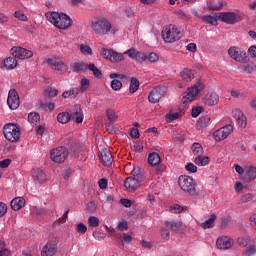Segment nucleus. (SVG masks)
Wrapping results in <instances>:
<instances>
[{
    "instance_id": "obj_18",
    "label": "nucleus",
    "mask_w": 256,
    "mask_h": 256,
    "mask_svg": "<svg viewBox=\"0 0 256 256\" xmlns=\"http://www.w3.org/2000/svg\"><path fill=\"white\" fill-rule=\"evenodd\" d=\"M47 64L52 67V69H55L56 71H67V66L63 60L54 57V58H49L47 60Z\"/></svg>"
},
{
    "instance_id": "obj_10",
    "label": "nucleus",
    "mask_w": 256,
    "mask_h": 256,
    "mask_svg": "<svg viewBox=\"0 0 256 256\" xmlns=\"http://www.w3.org/2000/svg\"><path fill=\"white\" fill-rule=\"evenodd\" d=\"M233 133V125L228 124L218 130H216L213 134L215 141H223L227 139L228 135Z\"/></svg>"
},
{
    "instance_id": "obj_54",
    "label": "nucleus",
    "mask_w": 256,
    "mask_h": 256,
    "mask_svg": "<svg viewBox=\"0 0 256 256\" xmlns=\"http://www.w3.org/2000/svg\"><path fill=\"white\" fill-rule=\"evenodd\" d=\"M256 248L253 245H249L244 253H242V256H252L255 255Z\"/></svg>"
},
{
    "instance_id": "obj_45",
    "label": "nucleus",
    "mask_w": 256,
    "mask_h": 256,
    "mask_svg": "<svg viewBox=\"0 0 256 256\" xmlns=\"http://www.w3.org/2000/svg\"><path fill=\"white\" fill-rule=\"evenodd\" d=\"M139 89V80L137 78H132L130 82V93H136Z\"/></svg>"
},
{
    "instance_id": "obj_64",
    "label": "nucleus",
    "mask_w": 256,
    "mask_h": 256,
    "mask_svg": "<svg viewBox=\"0 0 256 256\" xmlns=\"http://www.w3.org/2000/svg\"><path fill=\"white\" fill-rule=\"evenodd\" d=\"M201 111H203V107L201 106L192 108V117H199V115H201Z\"/></svg>"
},
{
    "instance_id": "obj_15",
    "label": "nucleus",
    "mask_w": 256,
    "mask_h": 256,
    "mask_svg": "<svg viewBox=\"0 0 256 256\" xmlns=\"http://www.w3.org/2000/svg\"><path fill=\"white\" fill-rule=\"evenodd\" d=\"M124 55H128L130 59H133L134 61H137L138 63H143V61H147V54L137 51L133 48L127 50L124 52Z\"/></svg>"
},
{
    "instance_id": "obj_34",
    "label": "nucleus",
    "mask_w": 256,
    "mask_h": 256,
    "mask_svg": "<svg viewBox=\"0 0 256 256\" xmlns=\"http://www.w3.org/2000/svg\"><path fill=\"white\" fill-rule=\"evenodd\" d=\"M183 81L189 82L195 79V71L185 68L181 73Z\"/></svg>"
},
{
    "instance_id": "obj_8",
    "label": "nucleus",
    "mask_w": 256,
    "mask_h": 256,
    "mask_svg": "<svg viewBox=\"0 0 256 256\" xmlns=\"http://www.w3.org/2000/svg\"><path fill=\"white\" fill-rule=\"evenodd\" d=\"M68 155L69 151H67V148L60 146L51 151L50 157L54 163H65Z\"/></svg>"
},
{
    "instance_id": "obj_11",
    "label": "nucleus",
    "mask_w": 256,
    "mask_h": 256,
    "mask_svg": "<svg viewBox=\"0 0 256 256\" xmlns=\"http://www.w3.org/2000/svg\"><path fill=\"white\" fill-rule=\"evenodd\" d=\"M11 54L15 59H31L33 57V52L23 47H13Z\"/></svg>"
},
{
    "instance_id": "obj_19",
    "label": "nucleus",
    "mask_w": 256,
    "mask_h": 256,
    "mask_svg": "<svg viewBox=\"0 0 256 256\" xmlns=\"http://www.w3.org/2000/svg\"><path fill=\"white\" fill-rule=\"evenodd\" d=\"M216 245L218 249H222L223 251H225L233 247V240L228 236H222L217 239Z\"/></svg>"
},
{
    "instance_id": "obj_12",
    "label": "nucleus",
    "mask_w": 256,
    "mask_h": 256,
    "mask_svg": "<svg viewBox=\"0 0 256 256\" xmlns=\"http://www.w3.org/2000/svg\"><path fill=\"white\" fill-rule=\"evenodd\" d=\"M7 104L10 109H19V105H21V101L19 100V94L17 90L10 89L8 92Z\"/></svg>"
},
{
    "instance_id": "obj_28",
    "label": "nucleus",
    "mask_w": 256,
    "mask_h": 256,
    "mask_svg": "<svg viewBox=\"0 0 256 256\" xmlns=\"http://www.w3.org/2000/svg\"><path fill=\"white\" fill-rule=\"evenodd\" d=\"M148 163L151 167H155L161 163V156L157 152H152L148 155Z\"/></svg>"
},
{
    "instance_id": "obj_6",
    "label": "nucleus",
    "mask_w": 256,
    "mask_h": 256,
    "mask_svg": "<svg viewBox=\"0 0 256 256\" xmlns=\"http://www.w3.org/2000/svg\"><path fill=\"white\" fill-rule=\"evenodd\" d=\"M215 17H218L227 25H235V23H241L243 21V14H237L235 12H220L216 13Z\"/></svg>"
},
{
    "instance_id": "obj_13",
    "label": "nucleus",
    "mask_w": 256,
    "mask_h": 256,
    "mask_svg": "<svg viewBox=\"0 0 256 256\" xmlns=\"http://www.w3.org/2000/svg\"><path fill=\"white\" fill-rule=\"evenodd\" d=\"M228 54L232 59H234V61L243 62L245 61L247 52L239 47L234 46L229 48Z\"/></svg>"
},
{
    "instance_id": "obj_41",
    "label": "nucleus",
    "mask_w": 256,
    "mask_h": 256,
    "mask_svg": "<svg viewBox=\"0 0 256 256\" xmlns=\"http://www.w3.org/2000/svg\"><path fill=\"white\" fill-rule=\"evenodd\" d=\"M192 151H193V154L196 155V157H199L204 153L203 146L197 142L192 144Z\"/></svg>"
},
{
    "instance_id": "obj_31",
    "label": "nucleus",
    "mask_w": 256,
    "mask_h": 256,
    "mask_svg": "<svg viewBox=\"0 0 256 256\" xmlns=\"http://www.w3.org/2000/svg\"><path fill=\"white\" fill-rule=\"evenodd\" d=\"M211 121V117L209 116H204L198 120L196 123V129L198 131H201V129H205L209 125V122Z\"/></svg>"
},
{
    "instance_id": "obj_30",
    "label": "nucleus",
    "mask_w": 256,
    "mask_h": 256,
    "mask_svg": "<svg viewBox=\"0 0 256 256\" xmlns=\"http://www.w3.org/2000/svg\"><path fill=\"white\" fill-rule=\"evenodd\" d=\"M131 175L135 179H138V181H143V179H145V170L141 169L139 166H136L133 168Z\"/></svg>"
},
{
    "instance_id": "obj_22",
    "label": "nucleus",
    "mask_w": 256,
    "mask_h": 256,
    "mask_svg": "<svg viewBox=\"0 0 256 256\" xmlns=\"http://www.w3.org/2000/svg\"><path fill=\"white\" fill-rule=\"evenodd\" d=\"M88 65L89 64L84 61L76 60L71 64V69L73 73H86Z\"/></svg>"
},
{
    "instance_id": "obj_56",
    "label": "nucleus",
    "mask_w": 256,
    "mask_h": 256,
    "mask_svg": "<svg viewBox=\"0 0 256 256\" xmlns=\"http://www.w3.org/2000/svg\"><path fill=\"white\" fill-rule=\"evenodd\" d=\"M14 17L19 19V21H27V15H25V13H23L21 10L16 11L14 13Z\"/></svg>"
},
{
    "instance_id": "obj_39",
    "label": "nucleus",
    "mask_w": 256,
    "mask_h": 256,
    "mask_svg": "<svg viewBox=\"0 0 256 256\" xmlns=\"http://www.w3.org/2000/svg\"><path fill=\"white\" fill-rule=\"evenodd\" d=\"M89 71H92L94 77H97V79H101L103 77V73L101 72V69H99L95 64L90 63L88 64Z\"/></svg>"
},
{
    "instance_id": "obj_49",
    "label": "nucleus",
    "mask_w": 256,
    "mask_h": 256,
    "mask_svg": "<svg viewBox=\"0 0 256 256\" xmlns=\"http://www.w3.org/2000/svg\"><path fill=\"white\" fill-rule=\"evenodd\" d=\"M146 61H149V63H157V61H159V55L155 52H151L148 55L146 54Z\"/></svg>"
},
{
    "instance_id": "obj_43",
    "label": "nucleus",
    "mask_w": 256,
    "mask_h": 256,
    "mask_svg": "<svg viewBox=\"0 0 256 256\" xmlns=\"http://www.w3.org/2000/svg\"><path fill=\"white\" fill-rule=\"evenodd\" d=\"M41 117L38 113L32 112L28 115V121L31 123V125H36V123H39Z\"/></svg>"
},
{
    "instance_id": "obj_25",
    "label": "nucleus",
    "mask_w": 256,
    "mask_h": 256,
    "mask_svg": "<svg viewBox=\"0 0 256 256\" xmlns=\"http://www.w3.org/2000/svg\"><path fill=\"white\" fill-rule=\"evenodd\" d=\"M204 103L209 107L217 105V103H219V95H217V93L215 92H210L206 94L204 97Z\"/></svg>"
},
{
    "instance_id": "obj_33",
    "label": "nucleus",
    "mask_w": 256,
    "mask_h": 256,
    "mask_svg": "<svg viewBox=\"0 0 256 256\" xmlns=\"http://www.w3.org/2000/svg\"><path fill=\"white\" fill-rule=\"evenodd\" d=\"M57 121H58V123H61L62 125H66V123H69V121H72L71 115L69 114V112L59 113L57 116Z\"/></svg>"
},
{
    "instance_id": "obj_61",
    "label": "nucleus",
    "mask_w": 256,
    "mask_h": 256,
    "mask_svg": "<svg viewBox=\"0 0 256 256\" xmlns=\"http://www.w3.org/2000/svg\"><path fill=\"white\" fill-rule=\"evenodd\" d=\"M249 201H253V194H246L243 195L240 199V203H249Z\"/></svg>"
},
{
    "instance_id": "obj_42",
    "label": "nucleus",
    "mask_w": 256,
    "mask_h": 256,
    "mask_svg": "<svg viewBox=\"0 0 256 256\" xmlns=\"http://www.w3.org/2000/svg\"><path fill=\"white\" fill-rule=\"evenodd\" d=\"M90 85L91 83L89 82V79L82 78L80 82V89H78L79 93H85V91L89 89Z\"/></svg>"
},
{
    "instance_id": "obj_36",
    "label": "nucleus",
    "mask_w": 256,
    "mask_h": 256,
    "mask_svg": "<svg viewBox=\"0 0 256 256\" xmlns=\"http://www.w3.org/2000/svg\"><path fill=\"white\" fill-rule=\"evenodd\" d=\"M77 95H79V88H72L68 91H65L63 94H62V97L64 99H69V97L71 99H75V97H77Z\"/></svg>"
},
{
    "instance_id": "obj_14",
    "label": "nucleus",
    "mask_w": 256,
    "mask_h": 256,
    "mask_svg": "<svg viewBox=\"0 0 256 256\" xmlns=\"http://www.w3.org/2000/svg\"><path fill=\"white\" fill-rule=\"evenodd\" d=\"M164 225L165 227L170 229V231H174L176 233H181L182 231H185V229H187V226L179 220H167Z\"/></svg>"
},
{
    "instance_id": "obj_57",
    "label": "nucleus",
    "mask_w": 256,
    "mask_h": 256,
    "mask_svg": "<svg viewBox=\"0 0 256 256\" xmlns=\"http://www.w3.org/2000/svg\"><path fill=\"white\" fill-rule=\"evenodd\" d=\"M92 235H93L94 239H96L97 241H103V239H105V237H107V234H105L104 232H100V231L93 232Z\"/></svg>"
},
{
    "instance_id": "obj_48",
    "label": "nucleus",
    "mask_w": 256,
    "mask_h": 256,
    "mask_svg": "<svg viewBox=\"0 0 256 256\" xmlns=\"http://www.w3.org/2000/svg\"><path fill=\"white\" fill-rule=\"evenodd\" d=\"M181 117V111L173 112L171 111L170 114L166 115V119L168 122L175 121V119H179Z\"/></svg>"
},
{
    "instance_id": "obj_59",
    "label": "nucleus",
    "mask_w": 256,
    "mask_h": 256,
    "mask_svg": "<svg viewBox=\"0 0 256 256\" xmlns=\"http://www.w3.org/2000/svg\"><path fill=\"white\" fill-rule=\"evenodd\" d=\"M80 51L81 53H83L84 55H91L92 53V50H91V47L85 45V44H82L80 46Z\"/></svg>"
},
{
    "instance_id": "obj_20",
    "label": "nucleus",
    "mask_w": 256,
    "mask_h": 256,
    "mask_svg": "<svg viewBox=\"0 0 256 256\" xmlns=\"http://www.w3.org/2000/svg\"><path fill=\"white\" fill-rule=\"evenodd\" d=\"M57 253V243L47 242L41 250V256H54Z\"/></svg>"
},
{
    "instance_id": "obj_16",
    "label": "nucleus",
    "mask_w": 256,
    "mask_h": 256,
    "mask_svg": "<svg viewBox=\"0 0 256 256\" xmlns=\"http://www.w3.org/2000/svg\"><path fill=\"white\" fill-rule=\"evenodd\" d=\"M124 187L130 193H133L134 191H137L139 187H141V180L134 177H128L124 180Z\"/></svg>"
},
{
    "instance_id": "obj_23",
    "label": "nucleus",
    "mask_w": 256,
    "mask_h": 256,
    "mask_svg": "<svg viewBox=\"0 0 256 256\" xmlns=\"http://www.w3.org/2000/svg\"><path fill=\"white\" fill-rule=\"evenodd\" d=\"M33 177L34 182L38 185H42V183H45L47 181V175L43 170L36 168L33 170Z\"/></svg>"
},
{
    "instance_id": "obj_46",
    "label": "nucleus",
    "mask_w": 256,
    "mask_h": 256,
    "mask_svg": "<svg viewBox=\"0 0 256 256\" xmlns=\"http://www.w3.org/2000/svg\"><path fill=\"white\" fill-rule=\"evenodd\" d=\"M0 256H11V251L5 247V242L0 240Z\"/></svg>"
},
{
    "instance_id": "obj_24",
    "label": "nucleus",
    "mask_w": 256,
    "mask_h": 256,
    "mask_svg": "<svg viewBox=\"0 0 256 256\" xmlns=\"http://www.w3.org/2000/svg\"><path fill=\"white\" fill-rule=\"evenodd\" d=\"M256 178V167L253 166H247L245 168V174H244V181L246 183H251V181H255Z\"/></svg>"
},
{
    "instance_id": "obj_2",
    "label": "nucleus",
    "mask_w": 256,
    "mask_h": 256,
    "mask_svg": "<svg viewBox=\"0 0 256 256\" xmlns=\"http://www.w3.org/2000/svg\"><path fill=\"white\" fill-rule=\"evenodd\" d=\"M178 185L184 193H188L190 197L193 199H197L199 197V192L197 191V182L193 179V177L187 175H181L178 178Z\"/></svg>"
},
{
    "instance_id": "obj_50",
    "label": "nucleus",
    "mask_w": 256,
    "mask_h": 256,
    "mask_svg": "<svg viewBox=\"0 0 256 256\" xmlns=\"http://www.w3.org/2000/svg\"><path fill=\"white\" fill-rule=\"evenodd\" d=\"M121 87H123L121 80L114 79L111 81V89H113V91H119Z\"/></svg>"
},
{
    "instance_id": "obj_17",
    "label": "nucleus",
    "mask_w": 256,
    "mask_h": 256,
    "mask_svg": "<svg viewBox=\"0 0 256 256\" xmlns=\"http://www.w3.org/2000/svg\"><path fill=\"white\" fill-rule=\"evenodd\" d=\"M100 163L105 167H111L113 165V154L108 149L101 150L99 154Z\"/></svg>"
},
{
    "instance_id": "obj_7",
    "label": "nucleus",
    "mask_w": 256,
    "mask_h": 256,
    "mask_svg": "<svg viewBox=\"0 0 256 256\" xmlns=\"http://www.w3.org/2000/svg\"><path fill=\"white\" fill-rule=\"evenodd\" d=\"M4 137L11 143H17L21 139V131L15 124H6L4 126Z\"/></svg>"
},
{
    "instance_id": "obj_58",
    "label": "nucleus",
    "mask_w": 256,
    "mask_h": 256,
    "mask_svg": "<svg viewBox=\"0 0 256 256\" xmlns=\"http://www.w3.org/2000/svg\"><path fill=\"white\" fill-rule=\"evenodd\" d=\"M57 93L59 92L53 87L46 88V94L48 95V97H57Z\"/></svg>"
},
{
    "instance_id": "obj_1",
    "label": "nucleus",
    "mask_w": 256,
    "mask_h": 256,
    "mask_svg": "<svg viewBox=\"0 0 256 256\" xmlns=\"http://www.w3.org/2000/svg\"><path fill=\"white\" fill-rule=\"evenodd\" d=\"M89 28L91 29L94 35H98L99 37H105L108 33H111V29L113 26L109 19L103 16H97L90 20Z\"/></svg>"
},
{
    "instance_id": "obj_37",
    "label": "nucleus",
    "mask_w": 256,
    "mask_h": 256,
    "mask_svg": "<svg viewBox=\"0 0 256 256\" xmlns=\"http://www.w3.org/2000/svg\"><path fill=\"white\" fill-rule=\"evenodd\" d=\"M215 219H217V214H211L204 223H202L203 229H211L215 225Z\"/></svg>"
},
{
    "instance_id": "obj_4",
    "label": "nucleus",
    "mask_w": 256,
    "mask_h": 256,
    "mask_svg": "<svg viewBox=\"0 0 256 256\" xmlns=\"http://www.w3.org/2000/svg\"><path fill=\"white\" fill-rule=\"evenodd\" d=\"M205 89V85L202 84L201 81H198L194 86L188 88L187 92L182 94V105L183 107H187L188 103L195 101L200 91Z\"/></svg>"
},
{
    "instance_id": "obj_38",
    "label": "nucleus",
    "mask_w": 256,
    "mask_h": 256,
    "mask_svg": "<svg viewBox=\"0 0 256 256\" xmlns=\"http://www.w3.org/2000/svg\"><path fill=\"white\" fill-rule=\"evenodd\" d=\"M201 19L203 23H206V25H214V26L218 25L217 17L215 16L205 15V16H202Z\"/></svg>"
},
{
    "instance_id": "obj_63",
    "label": "nucleus",
    "mask_w": 256,
    "mask_h": 256,
    "mask_svg": "<svg viewBox=\"0 0 256 256\" xmlns=\"http://www.w3.org/2000/svg\"><path fill=\"white\" fill-rule=\"evenodd\" d=\"M186 171H189L190 173H197V166H195V164L193 163H188L185 166Z\"/></svg>"
},
{
    "instance_id": "obj_3",
    "label": "nucleus",
    "mask_w": 256,
    "mask_h": 256,
    "mask_svg": "<svg viewBox=\"0 0 256 256\" xmlns=\"http://www.w3.org/2000/svg\"><path fill=\"white\" fill-rule=\"evenodd\" d=\"M46 19L56 26L57 29H69L71 27V18L67 14H60L58 12H47Z\"/></svg>"
},
{
    "instance_id": "obj_52",
    "label": "nucleus",
    "mask_w": 256,
    "mask_h": 256,
    "mask_svg": "<svg viewBox=\"0 0 256 256\" xmlns=\"http://www.w3.org/2000/svg\"><path fill=\"white\" fill-rule=\"evenodd\" d=\"M88 225L90 227H99V218H97L95 216H90L88 218Z\"/></svg>"
},
{
    "instance_id": "obj_47",
    "label": "nucleus",
    "mask_w": 256,
    "mask_h": 256,
    "mask_svg": "<svg viewBox=\"0 0 256 256\" xmlns=\"http://www.w3.org/2000/svg\"><path fill=\"white\" fill-rule=\"evenodd\" d=\"M243 71H245L246 73H255V71H256L255 63L251 62V63H248V64H244L243 65Z\"/></svg>"
},
{
    "instance_id": "obj_9",
    "label": "nucleus",
    "mask_w": 256,
    "mask_h": 256,
    "mask_svg": "<svg viewBox=\"0 0 256 256\" xmlns=\"http://www.w3.org/2000/svg\"><path fill=\"white\" fill-rule=\"evenodd\" d=\"M164 95H167V87L157 86L149 93L148 101L150 103H159Z\"/></svg>"
},
{
    "instance_id": "obj_35",
    "label": "nucleus",
    "mask_w": 256,
    "mask_h": 256,
    "mask_svg": "<svg viewBox=\"0 0 256 256\" xmlns=\"http://www.w3.org/2000/svg\"><path fill=\"white\" fill-rule=\"evenodd\" d=\"M6 69H15L17 67V59L15 57H8L3 61Z\"/></svg>"
},
{
    "instance_id": "obj_40",
    "label": "nucleus",
    "mask_w": 256,
    "mask_h": 256,
    "mask_svg": "<svg viewBox=\"0 0 256 256\" xmlns=\"http://www.w3.org/2000/svg\"><path fill=\"white\" fill-rule=\"evenodd\" d=\"M123 59H125L123 54H119L112 50V54L110 55V58L108 61H111V63H119V62L123 61Z\"/></svg>"
},
{
    "instance_id": "obj_60",
    "label": "nucleus",
    "mask_w": 256,
    "mask_h": 256,
    "mask_svg": "<svg viewBox=\"0 0 256 256\" xmlns=\"http://www.w3.org/2000/svg\"><path fill=\"white\" fill-rule=\"evenodd\" d=\"M112 52H113V50L103 48L101 51V55L104 57V59H107L109 61V59L111 58Z\"/></svg>"
},
{
    "instance_id": "obj_32",
    "label": "nucleus",
    "mask_w": 256,
    "mask_h": 256,
    "mask_svg": "<svg viewBox=\"0 0 256 256\" xmlns=\"http://www.w3.org/2000/svg\"><path fill=\"white\" fill-rule=\"evenodd\" d=\"M209 161V157L203 156V154L200 156H196V158L194 159V163L199 167H205L206 165H209Z\"/></svg>"
},
{
    "instance_id": "obj_27",
    "label": "nucleus",
    "mask_w": 256,
    "mask_h": 256,
    "mask_svg": "<svg viewBox=\"0 0 256 256\" xmlns=\"http://www.w3.org/2000/svg\"><path fill=\"white\" fill-rule=\"evenodd\" d=\"M13 211H19L25 207V198L23 197H16L10 203Z\"/></svg>"
},
{
    "instance_id": "obj_55",
    "label": "nucleus",
    "mask_w": 256,
    "mask_h": 256,
    "mask_svg": "<svg viewBox=\"0 0 256 256\" xmlns=\"http://www.w3.org/2000/svg\"><path fill=\"white\" fill-rule=\"evenodd\" d=\"M41 109H43V111H53V109H55V104L54 103H41L40 104Z\"/></svg>"
},
{
    "instance_id": "obj_53",
    "label": "nucleus",
    "mask_w": 256,
    "mask_h": 256,
    "mask_svg": "<svg viewBox=\"0 0 256 256\" xmlns=\"http://www.w3.org/2000/svg\"><path fill=\"white\" fill-rule=\"evenodd\" d=\"M119 240L122 245H125V243H131V241H133V237L129 234H123L122 236H119Z\"/></svg>"
},
{
    "instance_id": "obj_62",
    "label": "nucleus",
    "mask_w": 256,
    "mask_h": 256,
    "mask_svg": "<svg viewBox=\"0 0 256 256\" xmlns=\"http://www.w3.org/2000/svg\"><path fill=\"white\" fill-rule=\"evenodd\" d=\"M171 213H182L183 212V207L179 204H174L173 206L170 207Z\"/></svg>"
},
{
    "instance_id": "obj_51",
    "label": "nucleus",
    "mask_w": 256,
    "mask_h": 256,
    "mask_svg": "<svg viewBox=\"0 0 256 256\" xmlns=\"http://www.w3.org/2000/svg\"><path fill=\"white\" fill-rule=\"evenodd\" d=\"M76 231L77 233H81V235H85L87 233V225L84 223L76 224Z\"/></svg>"
},
{
    "instance_id": "obj_26",
    "label": "nucleus",
    "mask_w": 256,
    "mask_h": 256,
    "mask_svg": "<svg viewBox=\"0 0 256 256\" xmlns=\"http://www.w3.org/2000/svg\"><path fill=\"white\" fill-rule=\"evenodd\" d=\"M70 119L76 123H83V115H81V105H75L70 113Z\"/></svg>"
},
{
    "instance_id": "obj_5",
    "label": "nucleus",
    "mask_w": 256,
    "mask_h": 256,
    "mask_svg": "<svg viewBox=\"0 0 256 256\" xmlns=\"http://www.w3.org/2000/svg\"><path fill=\"white\" fill-rule=\"evenodd\" d=\"M162 37L166 43H175V41L181 39V30L177 26L170 24L162 30Z\"/></svg>"
},
{
    "instance_id": "obj_21",
    "label": "nucleus",
    "mask_w": 256,
    "mask_h": 256,
    "mask_svg": "<svg viewBox=\"0 0 256 256\" xmlns=\"http://www.w3.org/2000/svg\"><path fill=\"white\" fill-rule=\"evenodd\" d=\"M232 115L234 119H236L239 127L242 129H245L247 127V117H245V114L240 109H236L232 112Z\"/></svg>"
},
{
    "instance_id": "obj_29",
    "label": "nucleus",
    "mask_w": 256,
    "mask_h": 256,
    "mask_svg": "<svg viewBox=\"0 0 256 256\" xmlns=\"http://www.w3.org/2000/svg\"><path fill=\"white\" fill-rule=\"evenodd\" d=\"M223 7H227V1L219 0L218 3L209 2L208 3V9L211 11H221Z\"/></svg>"
},
{
    "instance_id": "obj_44",
    "label": "nucleus",
    "mask_w": 256,
    "mask_h": 256,
    "mask_svg": "<svg viewBox=\"0 0 256 256\" xmlns=\"http://www.w3.org/2000/svg\"><path fill=\"white\" fill-rule=\"evenodd\" d=\"M251 239L249 238V236H241L238 238L237 243L239 245V247H247V245H249Z\"/></svg>"
}]
</instances>
